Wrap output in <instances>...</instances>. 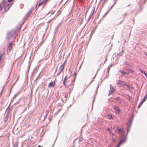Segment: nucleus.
Segmentation results:
<instances>
[{
    "mask_svg": "<svg viewBox=\"0 0 147 147\" xmlns=\"http://www.w3.org/2000/svg\"><path fill=\"white\" fill-rule=\"evenodd\" d=\"M103 0H102V1Z\"/></svg>",
    "mask_w": 147,
    "mask_h": 147,
    "instance_id": "nucleus-28",
    "label": "nucleus"
},
{
    "mask_svg": "<svg viewBox=\"0 0 147 147\" xmlns=\"http://www.w3.org/2000/svg\"><path fill=\"white\" fill-rule=\"evenodd\" d=\"M19 78V77L17 79V80Z\"/></svg>",
    "mask_w": 147,
    "mask_h": 147,
    "instance_id": "nucleus-27",
    "label": "nucleus"
},
{
    "mask_svg": "<svg viewBox=\"0 0 147 147\" xmlns=\"http://www.w3.org/2000/svg\"><path fill=\"white\" fill-rule=\"evenodd\" d=\"M13 0H8V1L9 2H11Z\"/></svg>",
    "mask_w": 147,
    "mask_h": 147,
    "instance_id": "nucleus-22",
    "label": "nucleus"
},
{
    "mask_svg": "<svg viewBox=\"0 0 147 147\" xmlns=\"http://www.w3.org/2000/svg\"><path fill=\"white\" fill-rule=\"evenodd\" d=\"M12 42H10L9 44L6 49L7 53L8 55L9 54V53H10V51L12 49Z\"/></svg>",
    "mask_w": 147,
    "mask_h": 147,
    "instance_id": "nucleus-2",
    "label": "nucleus"
},
{
    "mask_svg": "<svg viewBox=\"0 0 147 147\" xmlns=\"http://www.w3.org/2000/svg\"><path fill=\"white\" fill-rule=\"evenodd\" d=\"M125 84H126L125 83L122 84L121 86L124 87L125 86Z\"/></svg>",
    "mask_w": 147,
    "mask_h": 147,
    "instance_id": "nucleus-19",
    "label": "nucleus"
},
{
    "mask_svg": "<svg viewBox=\"0 0 147 147\" xmlns=\"http://www.w3.org/2000/svg\"><path fill=\"white\" fill-rule=\"evenodd\" d=\"M144 54L145 55L147 56V52H145L144 53Z\"/></svg>",
    "mask_w": 147,
    "mask_h": 147,
    "instance_id": "nucleus-21",
    "label": "nucleus"
},
{
    "mask_svg": "<svg viewBox=\"0 0 147 147\" xmlns=\"http://www.w3.org/2000/svg\"><path fill=\"white\" fill-rule=\"evenodd\" d=\"M139 70L142 72V73H143L144 74V73H145L146 72H145V71H143V70L141 69H139Z\"/></svg>",
    "mask_w": 147,
    "mask_h": 147,
    "instance_id": "nucleus-17",
    "label": "nucleus"
},
{
    "mask_svg": "<svg viewBox=\"0 0 147 147\" xmlns=\"http://www.w3.org/2000/svg\"><path fill=\"white\" fill-rule=\"evenodd\" d=\"M67 76H66L64 79V80L63 81V84H64V85L65 86H66V85H65V82H66V80H67Z\"/></svg>",
    "mask_w": 147,
    "mask_h": 147,
    "instance_id": "nucleus-12",
    "label": "nucleus"
},
{
    "mask_svg": "<svg viewBox=\"0 0 147 147\" xmlns=\"http://www.w3.org/2000/svg\"><path fill=\"white\" fill-rule=\"evenodd\" d=\"M75 78H74L73 82H74V81H75Z\"/></svg>",
    "mask_w": 147,
    "mask_h": 147,
    "instance_id": "nucleus-25",
    "label": "nucleus"
},
{
    "mask_svg": "<svg viewBox=\"0 0 147 147\" xmlns=\"http://www.w3.org/2000/svg\"><path fill=\"white\" fill-rule=\"evenodd\" d=\"M2 10V8L1 7V6L0 5V10Z\"/></svg>",
    "mask_w": 147,
    "mask_h": 147,
    "instance_id": "nucleus-23",
    "label": "nucleus"
},
{
    "mask_svg": "<svg viewBox=\"0 0 147 147\" xmlns=\"http://www.w3.org/2000/svg\"><path fill=\"white\" fill-rule=\"evenodd\" d=\"M61 13V10H59L58 11V12L57 13V16H59V15H60Z\"/></svg>",
    "mask_w": 147,
    "mask_h": 147,
    "instance_id": "nucleus-15",
    "label": "nucleus"
},
{
    "mask_svg": "<svg viewBox=\"0 0 147 147\" xmlns=\"http://www.w3.org/2000/svg\"><path fill=\"white\" fill-rule=\"evenodd\" d=\"M125 141V140L124 138H123V139L120 140L119 142L118 145L117 146V147H119L122 143H124Z\"/></svg>",
    "mask_w": 147,
    "mask_h": 147,
    "instance_id": "nucleus-6",
    "label": "nucleus"
},
{
    "mask_svg": "<svg viewBox=\"0 0 147 147\" xmlns=\"http://www.w3.org/2000/svg\"><path fill=\"white\" fill-rule=\"evenodd\" d=\"M110 86L111 90L110 91L109 94H111L114 92V89L113 88V87L111 85H110Z\"/></svg>",
    "mask_w": 147,
    "mask_h": 147,
    "instance_id": "nucleus-8",
    "label": "nucleus"
},
{
    "mask_svg": "<svg viewBox=\"0 0 147 147\" xmlns=\"http://www.w3.org/2000/svg\"><path fill=\"white\" fill-rule=\"evenodd\" d=\"M66 61L63 63V64L61 65L59 68V73L57 74V75H59L61 72L64 69L65 65L66 64Z\"/></svg>",
    "mask_w": 147,
    "mask_h": 147,
    "instance_id": "nucleus-3",
    "label": "nucleus"
},
{
    "mask_svg": "<svg viewBox=\"0 0 147 147\" xmlns=\"http://www.w3.org/2000/svg\"><path fill=\"white\" fill-rule=\"evenodd\" d=\"M121 84H122V82L121 81H120V82H118L117 83V84H118V85L121 84Z\"/></svg>",
    "mask_w": 147,
    "mask_h": 147,
    "instance_id": "nucleus-18",
    "label": "nucleus"
},
{
    "mask_svg": "<svg viewBox=\"0 0 147 147\" xmlns=\"http://www.w3.org/2000/svg\"><path fill=\"white\" fill-rule=\"evenodd\" d=\"M55 81L51 82L49 84L48 87L49 88H53L55 86Z\"/></svg>",
    "mask_w": 147,
    "mask_h": 147,
    "instance_id": "nucleus-5",
    "label": "nucleus"
},
{
    "mask_svg": "<svg viewBox=\"0 0 147 147\" xmlns=\"http://www.w3.org/2000/svg\"><path fill=\"white\" fill-rule=\"evenodd\" d=\"M48 1V0H42L40 2V3L38 4V7H39L40 6H42V8H43L45 7L46 3Z\"/></svg>",
    "mask_w": 147,
    "mask_h": 147,
    "instance_id": "nucleus-1",
    "label": "nucleus"
},
{
    "mask_svg": "<svg viewBox=\"0 0 147 147\" xmlns=\"http://www.w3.org/2000/svg\"><path fill=\"white\" fill-rule=\"evenodd\" d=\"M107 116L109 117V118L110 119H113V117H112V115L111 114H110V115H107Z\"/></svg>",
    "mask_w": 147,
    "mask_h": 147,
    "instance_id": "nucleus-13",
    "label": "nucleus"
},
{
    "mask_svg": "<svg viewBox=\"0 0 147 147\" xmlns=\"http://www.w3.org/2000/svg\"><path fill=\"white\" fill-rule=\"evenodd\" d=\"M38 147H41V146H38Z\"/></svg>",
    "mask_w": 147,
    "mask_h": 147,
    "instance_id": "nucleus-26",
    "label": "nucleus"
},
{
    "mask_svg": "<svg viewBox=\"0 0 147 147\" xmlns=\"http://www.w3.org/2000/svg\"><path fill=\"white\" fill-rule=\"evenodd\" d=\"M113 108L115 109V110L118 113H119L120 112V109L118 107L114 106L113 107Z\"/></svg>",
    "mask_w": 147,
    "mask_h": 147,
    "instance_id": "nucleus-7",
    "label": "nucleus"
},
{
    "mask_svg": "<svg viewBox=\"0 0 147 147\" xmlns=\"http://www.w3.org/2000/svg\"><path fill=\"white\" fill-rule=\"evenodd\" d=\"M120 72L122 74H128V73H127L126 72H124L123 70H121V71H120Z\"/></svg>",
    "mask_w": 147,
    "mask_h": 147,
    "instance_id": "nucleus-14",
    "label": "nucleus"
},
{
    "mask_svg": "<svg viewBox=\"0 0 147 147\" xmlns=\"http://www.w3.org/2000/svg\"><path fill=\"white\" fill-rule=\"evenodd\" d=\"M127 71H129L130 72H134V71L132 69H127Z\"/></svg>",
    "mask_w": 147,
    "mask_h": 147,
    "instance_id": "nucleus-16",
    "label": "nucleus"
},
{
    "mask_svg": "<svg viewBox=\"0 0 147 147\" xmlns=\"http://www.w3.org/2000/svg\"><path fill=\"white\" fill-rule=\"evenodd\" d=\"M10 4H8L5 7V10L6 11H7L10 8Z\"/></svg>",
    "mask_w": 147,
    "mask_h": 147,
    "instance_id": "nucleus-9",
    "label": "nucleus"
},
{
    "mask_svg": "<svg viewBox=\"0 0 147 147\" xmlns=\"http://www.w3.org/2000/svg\"><path fill=\"white\" fill-rule=\"evenodd\" d=\"M107 130L109 132V133L112 135L113 136H114V134L112 132L111 130L110 129V128L108 127L107 128Z\"/></svg>",
    "mask_w": 147,
    "mask_h": 147,
    "instance_id": "nucleus-10",
    "label": "nucleus"
},
{
    "mask_svg": "<svg viewBox=\"0 0 147 147\" xmlns=\"http://www.w3.org/2000/svg\"><path fill=\"white\" fill-rule=\"evenodd\" d=\"M125 86H127L128 88H130V86H128V85H127L126 84H125Z\"/></svg>",
    "mask_w": 147,
    "mask_h": 147,
    "instance_id": "nucleus-20",
    "label": "nucleus"
},
{
    "mask_svg": "<svg viewBox=\"0 0 147 147\" xmlns=\"http://www.w3.org/2000/svg\"><path fill=\"white\" fill-rule=\"evenodd\" d=\"M147 99V92L146 94L145 95L144 98L142 100L141 102L140 103L139 105L138 108V109L140 108L141 105H142L143 103Z\"/></svg>",
    "mask_w": 147,
    "mask_h": 147,
    "instance_id": "nucleus-4",
    "label": "nucleus"
},
{
    "mask_svg": "<svg viewBox=\"0 0 147 147\" xmlns=\"http://www.w3.org/2000/svg\"><path fill=\"white\" fill-rule=\"evenodd\" d=\"M112 140L113 142H114L115 141V139H114V138H113Z\"/></svg>",
    "mask_w": 147,
    "mask_h": 147,
    "instance_id": "nucleus-24",
    "label": "nucleus"
},
{
    "mask_svg": "<svg viewBox=\"0 0 147 147\" xmlns=\"http://www.w3.org/2000/svg\"><path fill=\"white\" fill-rule=\"evenodd\" d=\"M123 130L121 129H120L118 128L117 129V132L119 134H120L122 133Z\"/></svg>",
    "mask_w": 147,
    "mask_h": 147,
    "instance_id": "nucleus-11",
    "label": "nucleus"
}]
</instances>
